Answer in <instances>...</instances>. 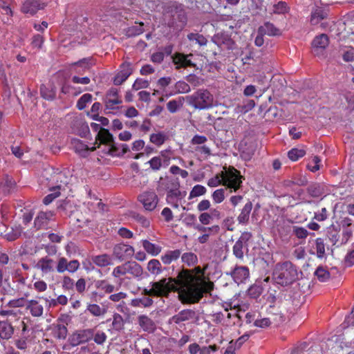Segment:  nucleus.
<instances>
[{
	"label": "nucleus",
	"mask_w": 354,
	"mask_h": 354,
	"mask_svg": "<svg viewBox=\"0 0 354 354\" xmlns=\"http://www.w3.org/2000/svg\"><path fill=\"white\" fill-rule=\"evenodd\" d=\"M93 337V330L84 329L75 332L71 336L70 341L73 346L86 343L91 340Z\"/></svg>",
	"instance_id": "12"
},
{
	"label": "nucleus",
	"mask_w": 354,
	"mask_h": 354,
	"mask_svg": "<svg viewBox=\"0 0 354 354\" xmlns=\"http://www.w3.org/2000/svg\"><path fill=\"white\" fill-rule=\"evenodd\" d=\"M328 12V10L326 7L315 6L311 12V24L317 25L322 20L327 17Z\"/></svg>",
	"instance_id": "23"
},
{
	"label": "nucleus",
	"mask_w": 354,
	"mask_h": 354,
	"mask_svg": "<svg viewBox=\"0 0 354 354\" xmlns=\"http://www.w3.org/2000/svg\"><path fill=\"white\" fill-rule=\"evenodd\" d=\"M113 328L115 330H121L124 327V319L122 315L120 314L115 313L113 317L112 322Z\"/></svg>",
	"instance_id": "53"
},
{
	"label": "nucleus",
	"mask_w": 354,
	"mask_h": 354,
	"mask_svg": "<svg viewBox=\"0 0 354 354\" xmlns=\"http://www.w3.org/2000/svg\"><path fill=\"white\" fill-rule=\"evenodd\" d=\"M315 249L316 250V255L319 259H324L326 257L325 244L322 238L316 239L315 241Z\"/></svg>",
	"instance_id": "43"
},
{
	"label": "nucleus",
	"mask_w": 354,
	"mask_h": 354,
	"mask_svg": "<svg viewBox=\"0 0 354 354\" xmlns=\"http://www.w3.org/2000/svg\"><path fill=\"white\" fill-rule=\"evenodd\" d=\"M92 100V95L89 93L84 94L77 101V107L79 110H83Z\"/></svg>",
	"instance_id": "55"
},
{
	"label": "nucleus",
	"mask_w": 354,
	"mask_h": 354,
	"mask_svg": "<svg viewBox=\"0 0 354 354\" xmlns=\"http://www.w3.org/2000/svg\"><path fill=\"white\" fill-rule=\"evenodd\" d=\"M142 247L145 251L152 256H157L161 252V247L151 243L147 240H142Z\"/></svg>",
	"instance_id": "37"
},
{
	"label": "nucleus",
	"mask_w": 354,
	"mask_h": 354,
	"mask_svg": "<svg viewBox=\"0 0 354 354\" xmlns=\"http://www.w3.org/2000/svg\"><path fill=\"white\" fill-rule=\"evenodd\" d=\"M138 201L142 205L144 209L148 212L153 211L159 202L158 195L153 191L142 192L138 197Z\"/></svg>",
	"instance_id": "8"
},
{
	"label": "nucleus",
	"mask_w": 354,
	"mask_h": 354,
	"mask_svg": "<svg viewBox=\"0 0 354 354\" xmlns=\"http://www.w3.org/2000/svg\"><path fill=\"white\" fill-rule=\"evenodd\" d=\"M315 274L317 276V279L322 282L326 281L330 277V273L328 272V271L322 267L317 268L316 271L315 272Z\"/></svg>",
	"instance_id": "57"
},
{
	"label": "nucleus",
	"mask_w": 354,
	"mask_h": 354,
	"mask_svg": "<svg viewBox=\"0 0 354 354\" xmlns=\"http://www.w3.org/2000/svg\"><path fill=\"white\" fill-rule=\"evenodd\" d=\"M26 309L30 310L33 317H40L43 315L44 308L37 300L31 299L27 301Z\"/></svg>",
	"instance_id": "27"
},
{
	"label": "nucleus",
	"mask_w": 354,
	"mask_h": 354,
	"mask_svg": "<svg viewBox=\"0 0 354 354\" xmlns=\"http://www.w3.org/2000/svg\"><path fill=\"white\" fill-rule=\"evenodd\" d=\"M153 299L149 297L135 299L131 300V306L134 307H149L153 304Z\"/></svg>",
	"instance_id": "48"
},
{
	"label": "nucleus",
	"mask_w": 354,
	"mask_h": 354,
	"mask_svg": "<svg viewBox=\"0 0 354 354\" xmlns=\"http://www.w3.org/2000/svg\"><path fill=\"white\" fill-rule=\"evenodd\" d=\"M174 281L176 290L183 303L198 302L210 289L211 283L205 280L203 270L199 267L193 270H183Z\"/></svg>",
	"instance_id": "1"
},
{
	"label": "nucleus",
	"mask_w": 354,
	"mask_h": 354,
	"mask_svg": "<svg viewBox=\"0 0 354 354\" xmlns=\"http://www.w3.org/2000/svg\"><path fill=\"white\" fill-rule=\"evenodd\" d=\"M147 270L154 275H158L162 272V266L160 261L157 259H151L147 263Z\"/></svg>",
	"instance_id": "44"
},
{
	"label": "nucleus",
	"mask_w": 354,
	"mask_h": 354,
	"mask_svg": "<svg viewBox=\"0 0 354 354\" xmlns=\"http://www.w3.org/2000/svg\"><path fill=\"white\" fill-rule=\"evenodd\" d=\"M181 254L180 250H169L161 257L164 264H170L172 261L177 260Z\"/></svg>",
	"instance_id": "34"
},
{
	"label": "nucleus",
	"mask_w": 354,
	"mask_h": 354,
	"mask_svg": "<svg viewBox=\"0 0 354 354\" xmlns=\"http://www.w3.org/2000/svg\"><path fill=\"white\" fill-rule=\"evenodd\" d=\"M189 55H185L180 53H178L174 55L173 58V62L175 65H176V68L180 67H187L194 66L192 61L189 59Z\"/></svg>",
	"instance_id": "29"
},
{
	"label": "nucleus",
	"mask_w": 354,
	"mask_h": 354,
	"mask_svg": "<svg viewBox=\"0 0 354 354\" xmlns=\"http://www.w3.org/2000/svg\"><path fill=\"white\" fill-rule=\"evenodd\" d=\"M184 101L185 97H178V98L171 100L167 102V108L170 113H174L183 106Z\"/></svg>",
	"instance_id": "36"
},
{
	"label": "nucleus",
	"mask_w": 354,
	"mask_h": 354,
	"mask_svg": "<svg viewBox=\"0 0 354 354\" xmlns=\"http://www.w3.org/2000/svg\"><path fill=\"white\" fill-rule=\"evenodd\" d=\"M270 10L271 14H284L288 11V6L286 3L279 1L277 3L272 5Z\"/></svg>",
	"instance_id": "50"
},
{
	"label": "nucleus",
	"mask_w": 354,
	"mask_h": 354,
	"mask_svg": "<svg viewBox=\"0 0 354 354\" xmlns=\"http://www.w3.org/2000/svg\"><path fill=\"white\" fill-rule=\"evenodd\" d=\"M243 247L244 243L241 241H236L233 246V254L236 257L242 259L243 257Z\"/></svg>",
	"instance_id": "59"
},
{
	"label": "nucleus",
	"mask_w": 354,
	"mask_h": 354,
	"mask_svg": "<svg viewBox=\"0 0 354 354\" xmlns=\"http://www.w3.org/2000/svg\"><path fill=\"white\" fill-rule=\"evenodd\" d=\"M91 127L93 130L97 131L96 140L97 141H99V145L102 144L104 142L112 141L113 136L107 129H102L100 124L93 122L91 124Z\"/></svg>",
	"instance_id": "20"
},
{
	"label": "nucleus",
	"mask_w": 354,
	"mask_h": 354,
	"mask_svg": "<svg viewBox=\"0 0 354 354\" xmlns=\"http://www.w3.org/2000/svg\"><path fill=\"white\" fill-rule=\"evenodd\" d=\"M55 265L56 262L53 259L46 256L37 261L35 268L40 270L42 275L44 276L54 272Z\"/></svg>",
	"instance_id": "13"
},
{
	"label": "nucleus",
	"mask_w": 354,
	"mask_h": 354,
	"mask_svg": "<svg viewBox=\"0 0 354 354\" xmlns=\"http://www.w3.org/2000/svg\"><path fill=\"white\" fill-rule=\"evenodd\" d=\"M127 274V262L115 267L113 272L112 275L114 277H119Z\"/></svg>",
	"instance_id": "60"
},
{
	"label": "nucleus",
	"mask_w": 354,
	"mask_h": 354,
	"mask_svg": "<svg viewBox=\"0 0 354 354\" xmlns=\"http://www.w3.org/2000/svg\"><path fill=\"white\" fill-rule=\"evenodd\" d=\"M118 89L111 88L106 93L104 102L106 109L113 110L118 108V105L122 104V101L119 96Z\"/></svg>",
	"instance_id": "9"
},
{
	"label": "nucleus",
	"mask_w": 354,
	"mask_h": 354,
	"mask_svg": "<svg viewBox=\"0 0 354 354\" xmlns=\"http://www.w3.org/2000/svg\"><path fill=\"white\" fill-rule=\"evenodd\" d=\"M320 162L321 160L318 156H314L308 162V169L313 172L318 171L320 169Z\"/></svg>",
	"instance_id": "62"
},
{
	"label": "nucleus",
	"mask_w": 354,
	"mask_h": 354,
	"mask_svg": "<svg viewBox=\"0 0 354 354\" xmlns=\"http://www.w3.org/2000/svg\"><path fill=\"white\" fill-rule=\"evenodd\" d=\"M147 163L149 165L150 168L153 171H158L162 166L167 167L169 164V160H162L160 156H154L149 160Z\"/></svg>",
	"instance_id": "30"
},
{
	"label": "nucleus",
	"mask_w": 354,
	"mask_h": 354,
	"mask_svg": "<svg viewBox=\"0 0 354 354\" xmlns=\"http://www.w3.org/2000/svg\"><path fill=\"white\" fill-rule=\"evenodd\" d=\"M258 33L268 36H277L281 35V31L273 24L268 21L259 27Z\"/></svg>",
	"instance_id": "25"
},
{
	"label": "nucleus",
	"mask_w": 354,
	"mask_h": 354,
	"mask_svg": "<svg viewBox=\"0 0 354 354\" xmlns=\"http://www.w3.org/2000/svg\"><path fill=\"white\" fill-rule=\"evenodd\" d=\"M133 72L131 64L129 62H124L120 66L119 72L113 79L115 85H120L125 82Z\"/></svg>",
	"instance_id": "18"
},
{
	"label": "nucleus",
	"mask_w": 354,
	"mask_h": 354,
	"mask_svg": "<svg viewBox=\"0 0 354 354\" xmlns=\"http://www.w3.org/2000/svg\"><path fill=\"white\" fill-rule=\"evenodd\" d=\"M91 260L98 267H105L111 264V258L106 254L93 256Z\"/></svg>",
	"instance_id": "35"
},
{
	"label": "nucleus",
	"mask_w": 354,
	"mask_h": 354,
	"mask_svg": "<svg viewBox=\"0 0 354 354\" xmlns=\"http://www.w3.org/2000/svg\"><path fill=\"white\" fill-rule=\"evenodd\" d=\"M271 324V321L269 318L263 317V318H259L257 317V319L254 320V322L253 323L254 326L259 327V328H266L269 326Z\"/></svg>",
	"instance_id": "64"
},
{
	"label": "nucleus",
	"mask_w": 354,
	"mask_h": 354,
	"mask_svg": "<svg viewBox=\"0 0 354 354\" xmlns=\"http://www.w3.org/2000/svg\"><path fill=\"white\" fill-rule=\"evenodd\" d=\"M222 176L223 178V185L232 189L234 192L241 187L243 177L235 168L229 167L228 169L223 171Z\"/></svg>",
	"instance_id": "7"
},
{
	"label": "nucleus",
	"mask_w": 354,
	"mask_h": 354,
	"mask_svg": "<svg viewBox=\"0 0 354 354\" xmlns=\"http://www.w3.org/2000/svg\"><path fill=\"white\" fill-rule=\"evenodd\" d=\"M127 274H130L134 277H140L143 274V269L142 266L136 261H128Z\"/></svg>",
	"instance_id": "32"
},
{
	"label": "nucleus",
	"mask_w": 354,
	"mask_h": 354,
	"mask_svg": "<svg viewBox=\"0 0 354 354\" xmlns=\"http://www.w3.org/2000/svg\"><path fill=\"white\" fill-rule=\"evenodd\" d=\"M68 261L64 257H60L58 259L57 266H55L56 270L59 273H63L67 270Z\"/></svg>",
	"instance_id": "63"
},
{
	"label": "nucleus",
	"mask_w": 354,
	"mask_h": 354,
	"mask_svg": "<svg viewBox=\"0 0 354 354\" xmlns=\"http://www.w3.org/2000/svg\"><path fill=\"white\" fill-rule=\"evenodd\" d=\"M149 82L147 80L142 78H138L134 82L132 88L136 91H138L142 88H145L149 87Z\"/></svg>",
	"instance_id": "61"
},
{
	"label": "nucleus",
	"mask_w": 354,
	"mask_h": 354,
	"mask_svg": "<svg viewBox=\"0 0 354 354\" xmlns=\"http://www.w3.org/2000/svg\"><path fill=\"white\" fill-rule=\"evenodd\" d=\"M186 196V192H180L178 189H170L166 195V202L174 209L182 205V201Z\"/></svg>",
	"instance_id": "11"
},
{
	"label": "nucleus",
	"mask_w": 354,
	"mask_h": 354,
	"mask_svg": "<svg viewBox=\"0 0 354 354\" xmlns=\"http://www.w3.org/2000/svg\"><path fill=\"white\" fill-rule=\"evenodd\" d=\"M225 189L223 188L216 189L212 194V198L214 203L219 204L222 203L225 196Z\"/></svg>",
	"instance_id": "54"
},
{
	"label": "nucleus",
	"mask_w": 354,
	"mask_h": 354,
	"mask_svg": "<svg viewBox=\"0 0 354 354\" xmlns=\"http://www.w3.org/2000/svg\"><path fill=\"white\" fill-rule=\"evenodd\" d=\"M182 262L187 266H193L198 263V257L194 252H185L181 256Z\"/></svg>",
	"instance_id": "41"
},
{
	"label": "nucleus",
	"mask_w": 354,
	"mask_h": 354,
	"mask_svg": "<svg viewBox=\"0 0 354 354\" xmlns=\"http://www.w3.org/2000/svg\"><path fill=\"white\" fill-rule=\"evenodd\" d=\"M102 144L106 145L107 153L112 156H122L129 150L127 144L116 143L113 139L112 141L104 142Z\"/></svg>",
	"instance_id": "17"
},
{
	"label": "nucleus",
	"mask_w": 354,
	"mask_h": 354,
	"mask_svg": "<svg viewBox=\"0 0 354 354\" xmlns=\"http://www.w3.org/2000/svg\"><path fill=\"white\" fill-rule=\"evenodd\" d=\"M305 154L306 151L304 149L293 148L288 151V156L292 161H297Z\"/></svg>",
	"instance_id": "49"
},
{
	"label": "nucleus",
	"mask_w": 354,
	"mask_h": 354,
	"mask_svg": "<svg viewBox=\"0 0 354 354\" xmlns=\"http://www.w3.org/2000/svg\"><path fill=\"white\" fill-rule=\"evenodd\" d=\"M45 7L46 3L39 0H26L21 6V11L26 15H34Z\"/></svg>",
	"instance_id": "14"
},
{
	"label": "nucleus",
	"mask_w": 354,
	"mask_h": 354,
	"mask_svg": "<svg viewBox=\"0 0 354 354\" xmlns=\"http://www.w3.org/2000/svg\"><path fill=\"white\" fill-rule=\"evenodd\" d=\"M167 138V135L164 132L160 131L156 133H152L150 136L149 140L151 142L158 147H160L165 143Z\"/></svg>",
	"instance_id": "42"
},
{
	"label": "nucleus",
	"mask_w": 354,
	"mask_h": 354,
	"mask_svg": "<svg viewBox=\"0 0 354 354\" xmlns=\"http://www.w3.org/2000/svg\"><path fill=\"white\" fill-rule=\"evenodd\" d=\"M207 189L201 185H194L189 194V199L191 200L194 198L203 196L206 194Z\"/></svg>",
	"instance_id": "45"
},
{
	"label": "nucleus",
	"mask_w": 354,
	"mask_h": 354,
	"mask_svg": "<svg viewBox=\"0 0 354 354\" xmlns=\"http://www.w3.org/2000/svg\"><path fill=\"white\" fill-rule=\"evenodd\" d=\"M138 324L142 329L148 333H152L156 328V325L153 320L147 315H140L138 317Z\"/></svg>",
	"instance_id": "26"
},
{
	"label": "nucleus",
	"mask_w": 354,
	"mask_h": 354,
	"mask_svg": "<svg viewBox=\"0 0 354 354\" xmlns=\"http://www.w3.org/2000/svg\"><path fill=\"white\" fill-rule=\"evenodd\" d=\"M196 313L191 309H185L180 311L178 314L170 318V322L178 324L181 322H186L194 319Z\"/></svg>",
	"instance_id": "22"
},
{
	"label": "nucleus",
	"mask_w": 354,
	"mask_h": 354,
	"mask_svg": "<svg viewBox=\"0 0 354 354\" xmlns=\"http://www.w3.org/2000/svg\"><path fill=\"white\" fill-rule=\"evenodd\" d=\"M234 281L239 284L244 283L249 278L250 272L246 266H237L231 273Z\"/></svg>",
	"instance_id": "21"
},
{
	"label": "nucleus",
	"mask_w": 354,
	"mask_h": 354,
	"mask_svg": "<svg viewBox=\"0 0 354 354\" xmlns=\"http://www.w3.org/2000/svg\"><path fill=\"white\" fill-rule=\"evenodd\" d=\"M86 311L95 317L102 316L106 313V310L104 308L96 304H88L86 307Z\"/></svg>",
	"instance_id": "40"
},
{
	"label": "nucleus",
	"mask_w": 354,
	"mask_h": 354,
	"mask_svg": "<svg viewBox=\"0 0 354 354\" xmlns=\"http://www.w3.org/2000/svg\"><path fill=\"white\" fill-rule=\"evenodd\" d=\"M113 254L120 261L126 260L130 259L134 254V248L122 243H118L113 247Z\"/></svg>",
	"instance_id": "10"
},
{
	"label": "nucleus",
	"mask_w": 354,
	"mask_h": 354,
	"mask_svg": "<svg viewBox=\"0 0 354 354\" xmlns=\"http://www.w3.org/2000/svg\"><path fill=\"white\" fill-rule=\"evenodd\" d=\"M345 338L335 335L320 345L322 354H351L348 346L344 342Z\"/></svg>",
	"instance_id": "6"
},
{
	"label": "nucleus",
	"mask_w": 354,
	"mask_h": 354,
	"mask_svg": "<svg viewBox=\"0 0 354 354\" xmlns=\"http://www.w3.org/2000/svg\"><path fill=\"white\" fill-rule=\"evenodd\" d=\"M252 208V204L250 201L248 202L244 205L240 214L237 217V221L240 224H245L248 223Z\"/></svg>",
	"instance_id": "31"
},
{
	"label": "nucleus",
	"mask_w": 354,
	"mask_h": 354,
	"mask_svg": "<svg viewBox=\"0 0 354 354\" xmlns=\"http://www.w3.org/2000/svg\"><path fill=\"white\" fill-rule=\"evenodd\" d=\"M22 233V228L21 226H15L11 228V230L5 234L6 239L9 241H15L17 239Z\"/></svg>",
	"instance_id": "47"
},
{
	"label": "nucleus",
	"mask_w": 354,
	"mask_h": 354,
	"mask_svg": "<svg viewBox=\"0 0 354 354\" xmlns=\"http://www.w3.org/2000/svg\"><path fill=\"white\" fill-rule=\"evenodd\" d=\"M320 352L319 344L304 342L295 346L290 354H319Z\"/></svg>",
	"instance_id": "16"
},
{
	"label": "nucleus",
	"mask_w": 354,
	"mask_h": 354,
	"mask_svg": "<svg viewBox=\"0 0 354 354\" xmlns=\"http://www.w3.org/2000/svg\"><path fill=\"white\" fill-rule=\"evenodd\" d=\"M187 38L190 41L195 42L201 46H205L207 43V39L203 35L198 33H189Z\"/></svg>",
	"instance_id": "46"
},
{
	"label": "nucleus",
	"mask_w": 354,
	"mask_h": 354,
	"mask_svg": "<svg viewBox=\"0 0 354 354\" xmlns=\"http://www.w3.org/2000/svg\"><path fill=\"white\" fill-rule=\"evenodd\" d=\"M94 285L97 289L102 290L106 294L111 293L115 290V286L104 279L95 281Z\"/></svg>",
	"instance_id": "38"
},
{
	"label": "nucleus",
	"mask_w": 354,
	"mask_h": 354,
	"mask_svg": "<svg viewBox=\"0 0 354 354\" xmlns=\"http://www.w3.org/2000/svg\"><path fill=\"white\" fill-rule=\"evenodd\" d=\"M185 99L190 106L196 109H209L214 105V97L207 89H198Z\"/></svg>",
	"instance_id": "5"
},
{
	"label": "nucleus",
	"mask_w": 354,
	"mask_h": 354,
	"mask_svg": "<svg viewBox=\"0 0 354 354\" xmlns=\"http://www.w3.org/2000/svg\"><path fill=\"white\" fill-rule=\"evenodd\" d=\"M220 185H223L222 171L220 174H216L215 176L209 178L207 181V185L210 187H215Z\"/></svg>",
	"instance_id": "58"
},
{
	"label": "nucleus",
	"mask_w": 354,
	"mask_h": 354,
	"mask_svg": "<svg viewBox=\"0 0 354 354\" xmlns=\"http://www.w3.org/2000/svg\"><path fill=\"white\" fill-rule=\"evenodd\" d=\"M328 37L325 34H322L315 37L312 41V52L315 56H320L328 46Z\"/></svg>",
	"instance_id": "15"
},
{
	"label": "nucleus",
	"mask_w": 354,
	"mask_h": 354,
	"mask_svg": "<svg viewBox=\"0 0 354 354\" xmlns=\"http://www.w3.org/2000/svg\"><path fill=\"white\" fill-rule=\"evenodd\" d=\"M53 216V212L50 211L39 212L35 219V227L38 229L46 227Z\"/></svg>",
	"instance_id": "24"
},
{
	"label": "nucleus",
	"mask_w": 354,
	"mask_h": 354,
	"mask_svg": "<svg viewBox=\"0 0 354 354\" xmlns=\"http://www.w3.org/2000/svg\"><path fill=\"white\" fill-rule=\"evenodd\" d=\"M71 147L76 153L83 157L86 156L89 151H93L96 149L95 146L88 147L77 138H73L71 140Z\"/></svg>",
	"instance_id": "19"
},
{
	"label": "nucleus",
	"mask_w": 354,
	"mask_h": 354,
	"mask_svg": "<svg viewBox=\"0 0 354 354\" xmlns=\"http://www.w3.org/2000/svg\"><path fill=\"white\" fill-rule=\"evenodd\" d=\"M212 41L218 46H221L223 44H228L231 41L228 36L223 33H217L215 35L212 37Z\"/></svg>",
	"instance_id": "52"
},
{
	"label": "nucleus",
	"mask_w": 354,
	"mask_h": 354,
	"mask_svg": "<svg viewBox=\"0 0 354 354\" xmlns=\"http://www.w3.org/2000/svg\"><path fill=\"white\" fill-rule=\"evenodd\" d=\"M40 93L43 98L48 100H53L56 95V91L53 86H47L41 85L40 87Z\"/></svg>",
	"instance_id": "39"
},
{
	"label": "nucleus",
	"mask_w": 354,
	"mask_h": 354,
	"mask_svg": "<svg viewBox=\"0 0 354 354\" xmlns=\"http://www.w3.org/2000/svg\"><path fill=\"white\" fill-rule=\"evenodd\" d=\"M91 66V59L84 58L71 64V70L77 73H82L88 71Z\"/></svg>",
	"instance_id": "28"
},
{
	"label": "nucleus",
	"mask_w": 354,
	"mask_h": 354,
	"mask_svg": "<svg viewBox=\"0 0 354 354\" xmlns=\"http://www.w3.org/2000/svg\"><path fill=\"white\" fill-rule=\"evenodd\" d=\"M273 276L277 283L288 286L297 279L298 272L291 262L286 261L276 265Z\"/></svg>",
	"instance_id": "3"
},
{
	"label": "nucleus",
	"mask_w": 354,
	"mask_h": 354,
	"mask_svg": "<svg viewBox=\"0 0 354 354\" xmlns=\"http://www.w3.org/2000/svg\"><path fill=\"white\" fill-rule=\"evenodd\" d=\"M44 177L48 181L46 185L49 191L52 192V193L45 196L43 200L45 205H48L59 196L62 184L66 183V181L63 180V178H65V176L62 172L53 171V169L46 170Z\"/></svg>",
	"instance_id": "2"
},
{
	"label": "nucleus",
	"mask_w": 354,
	"mask_h": 354,
	"mask_svg": "<svg viewBox=\"0 0 354 354\" xmlns=\"http://www.w3.org/2000/svg\"><path fill=\"white\" fill-rule=\"evenodd\" d=\"M194 229L198 230V232H204L205 234L209 233V235L211 234H217L220 230V227L217 225H212L211 227H205V225H196V226H194Z\"/></svg>",
	"instance_id": "51"
},
{
	"label": "nucleus",
	"mask_w": 354,
	"mask_h": 354,
	"mask_svg": "<svg viewBox=\"0 0 354 354\" xmlns=\"http://www.w3.org/2000/svg\"><path fill=\"white\" fill-rule=\"evenodd\" d=\"M174 87L178 93H187L191 91L189 85L184 81L177 82Z\"/></svg>",
	"instance_id": "56"
},
{
	"label": "nucleus",
	"mask_w": 354,
	"mask_h": 354,
	"mask_svg": "<svg viewBox=\"0 0 354 354\" xmlns=\"http://www.w3.org/2000/svg\"><path fill=\"white\" fill-rule=\"evenodd\" d=\"M13 334V328L7 322L0 321V337L4 339H10Z\"/></svg>",
	"instance_id": "33"
},
{
	"label": "nucleus",
	"mask_w": 354,
	"mask_h": 354,
	"mask_svg": "<svg viewBox=\"0 0 354 354\" xmlns=\"http://www.w3.org/2000/svg\"><path fill=\"white\" fill-rule=\"evenodd\" d=\"M151 284V288L143 290L145 295L167 297L171 291H177V286L173 278H163L158 281L152 282Z\"/></svg>",
	"instance_id": "4"
}]
</instances>
